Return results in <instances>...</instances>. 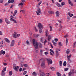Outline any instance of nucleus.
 <instances>
[{
	"mask_svg": "<svg viewBox=\"0 0 76 76\" xmlns=\"http://www.w3.org/2000/svg\"><path fill=\"white\" fill-rule=\"evenodd\" d=\"M22 70V69L21 68H20V69H19V72H20Z\"/></svg>",
	"mask_w": 76,
	"mask_h": 76,
	"instance_id": "obj_53",
	"label": "nucleus"
},
{
	"mask_svg": "<svg viewBox=\"0 0 76 76\" xmlns=\"http://www.w3.org/2000/svg\"><path fill=\"white\" fill-rule=\"evenodd\" d=\"M1 75L2 76H5V73L4 72H2Z\"/></svg>",
	"mask_w": 76,
	"mask_h": 76,
	"instance_id": "obj_31",
	"label": "nucleus"
},
{
	"mask_svg": "<svg viewBox=\"0 0 76 76\" xmlns=\"http://www.w3.org/2000/svg\"><path fill=\"white\" fill-rule=\"evenodd\" d=\"M21 1L23 2V3H25V0H21Z\"/></svg>",
	"mask_w": 76,
	"mask_h": 76,
	"instance_id": "obj_60",
	"label": "nucleus"
},
{
	"mask_svg": "<svg viewBox=\"0 0 76 76\" xmlns=\"http://www.w3.org/2000/svg\"><path fill=\"white\" fill-rule=\"evenodd\" d=\"M50 55H51V56H54V55L52 53L50 52Z\"/></svg>",
	"mask_w": 76,
	"mask_h": 76,
	"instance_id": "obj_54",
	"label": "nucleus"
},
{
	"mask_svg": "<svg viewBox=\"0 0 76 76\" xmlns=\"http://www.w3.org/2000/svg\"><path fill=\"white\" fill-rule=\"evenodd\" d=\"M73 16V15L72 14H70V15H69V16H70V17H72Z\"/></svg>",
	"mask_w": 76,
	"mask_h": 76,
	"instance_id": "obj_55",
	"label": "nucleus"
},
{
	"mask_svg": "<svg viewBox=\"0 0 76 76\" xmlns=\"http://www.w3.org/2000/svg\"><path fill=\"white\" fill-rule=\"evenodd\" d=\"M71 56H72L71 55H70L69 56L67 55V60L68 61V62H69V63H71V62H72V60H71L70 59V58L71 57Z\"/></svg>",
	"mask_w": 76,
	"mask_h": 76,
	"instance_id": "obj_3",
	"label": "nucleus"
},
{
	"mask_svg": "<svg viewBox=\"0 0 76 76\" xmlns=\"http://www.w3.org/2000/svg\"><path fill=\"white\" fill-rule=\"evenodd\" d=\"M22 12L23 13H24L25 12V11L23 10H21L20 12Z\"/></svg>",
	"mask_w": 76,
	"mask_h": 76,
	"instance_id": "obj_56",
	"label": "nucleus"
},
{
	"mask_svg": "<svg viewBox=\"0 0 76 76\" xmlns=\"http://www.w3.org/2000/svg\"><path fill=\"white\" fill-rule=\"evenodd\" d=\"M58 22H59V23H61V21L59 20H58Z\"/></svg>",
	"mask_w": 76,
	"mask_h": 76,
	"instance_id": "obj_63",
	"label": "nucleus"
},
{
	"mask_svg": "<svg viewBox=\"0 0 76 76\" xmlns=\"http://www.w3.org/2000/svg\"><path fill=\"white\" fill-rule=\"evenodd\" d=\"M49 27L50 28V31H53V30L52 29V27L51 26H50Z\"/></svg>",
	"mask_w": 76,
	"mask_h": 76,
	"instance_id": "obj_39",
	"label": "nucleus"
},
{
	"mask_svg": "<svg viewBox=\"0 0 76 76\" xmlns=\"http://www.w3.org/2000/svg\"><path fill=\"white\" fill-rule=\"evenodd\" d=\"M19 36H20V34H18L16 35V37H19Z\"/></svg>",
	"mask_w": 76,
	"mask_h": 76,
	"instance_id": "obj_58",
	"label": "nucleus"
},
{
	"mask_svg": "<svg viewBox=\"0 0 76 76\" xmlns=\"http://www.w3.org/2000/svg\"><path fill=\"white\" fill-rule=\"evenodd\" d=\"M2 52H3V50H1V51H0V56H1V54H2Z\"/></svg>",
	"mask_w": 76,
	"mask_h": 76,
	"instance_id": "obj_47",
	"label": "nucleus"
},
{
	"mask_svg": "<svg viewBox=\"0 0 76 76\" xmlns=\"http://www.w3.org/2000/svg\"><path fill=\"white\" fill-rule=\"evenodd\" d=\"M11 21H13L14 22V23H17V22H16V21L15 20L13 19V20H12Z\"/></svg>",
	"mask_w": 76,
	"mask_h": 76,
	"instance_id": "obj_38",
	"label": "nucleus"
},
{
	"mask_svg": "<svg viewBox=\"0 0 76 76\" xmlns=\"http://www.w3.org/2000/svg\"><path fill=\"white\" fill-rule=\"evenodd\" d=\"M55 52L56 56L58 57V55H59V54L58 53V51L57 50H56Z\"/></svg>",
	"mask_w": 76,
	"mask_h": 76,
	"instance_id": "obj_11",
	"label": "nucleus"
},
{
	"mask_svg": "<svg viewBox=\"0 0 76 76\" xmlns=\"http://www.w3.org/2000/svg\"><path fill=\"white\" fill-rule=\"evenodd\" d=\"M57 75L58 76H61V75L60 74V73H59L58 72H57Z\"/></svg>",
	"mask_w": 76,
	"mask_h": 76,
	"instance_id": "obj_37",
	"label": "nucleus"
},
{
	"mask_svg": "<svg viewBox=\"0 0 76 76\" xmlns=\"http://www.w3.org/2000/svg\"><path fill=\"white\" fill-rule=\"evenodd\" d=\"M51 37H52V36L51 35L48 36V41H50V39H51Z\"/></svg>",
	"mask_w": 76,
	"mask_h": 76,
	"instance_id": "obj_13",
	"label": "nucleus"
},
{
	"mask_svg": "<svg viewBox=\"0 0 76 76\" xmlns=\"http://www.w3.org/2000/svg\"><path fill=\"white\" fill-rule=\"evenodd\" d=\"M66 64H67V63H66V61H64L63 63L64 66H66Z\"/></svg>",
	"mask_w": 76,
	"mask_h": 76,
	"instance_id": "obj_27",
	"label": "nucleus"
},
{
	"mask_svg": "<svg viewBox=\"0 0 76 76\" xmlns=\"http://www.w3.org/2000/svg\"><path fill=\"white\" fill-rule=\"evenodd\" d=\"M47 61L48 64H52V63H53V61L51 59H47Z\"/></svg>",
	"mask_w": 76,
	"mask_h": 76,
	"instance_id": "obj_4",
	"label": "nucleus"
},
{
	"mask_svg": "<svg viewBox=\"0 0 76 76\" xmlns=\"http://www.w3.org/2000/svg\"><path fill=\"white\" fill-rule=\"evenodd\" d=\"M39 61L40 63L42 62L41 64V66L43 69L45 67V63H44V59L43 58H42L39 60Z\"/></svg>",
	"mask_w": 76,
	"mask_h": 76,
	"instance_id": "obj_2",
	"label": "nucleus"
},
{
	"mask_svg": "<svg viewBox=\"0 0 76 76\" xmlns=\"http://www.w3.org/2000/svg\"><path fill=\"white\" fill-rule=\"evenodd\" d=\"M38 45L39 46V47L40 48H41L42 47V44H41V43H39Z\"/></svg>",
	"mask_w": 76,
	"mask_h": 76,
	"instance_id": "obj_14",
	"label": "nucleus"
},
{
	"mask_svg": "<svg viewBox=\"0 0 76 76\" xmlns=\"http://www.w3.org/2000/svg\"><path fill=\"white\" fill-rule=\"evenodd\" d=\"M13 16H11L10 17V20H11V21H12V20H13Z\"/></svg>",
	"mask_w": 76,
	"mask_h": 76,
	"instance_id": "obj_36",
	"label": "nucleus"
},
{
	"mask_svg": "<svg viewBox=\"0 0 76 76\" xmlns=\"http://www.w3.org/2000/svg\"><path fill=\"white\" fill-rule=\"evenodd\" d=\"M14 45H15V41H14V40H13L12 41V42H11V43L10 46L11 47H13V46H14Z\"/></svg>",
	"mask_w": 76,
	"mask_h": 76,
	"instance_id": "obj_7",
	"label": "nucleus"
},
{
	"mask_svg": "<svg viewBox=\"0 0 76 76\" xmlns=\"http://www.w3.org/2000/svg\"><path fill=\"white\" fill-rule=\"evenodd\" d=\"M3 40H2L1 42H0V44H3Z\"/></svg>",
	"mask_w": 76,
	"mask_h": 76,
	"instance_id": "obj_59",
	"label": "nucleus"
},
{
	"mask_svg": "<svg viewBox=\"0 0 76 76\" xmlns=\"http://www.w3.org/2000/svg\"><path fill=\"white\" fill-rule=\"evenodd\" d=\"M6 67H5L2 70V72H5V71H6Z\"/></svg>",
	"mask_w": 76,
	"mask_h": 76,
	"instance_id": "obj_26",
	"label": "nucleus"
},
{
	"mask_svg": "<svg viewBox=\"0 0 76 76\" xmlns=\"http://www.w3.org/2000/svg\"><path fill=\"white\" fill-rule=\"evenodd\" d=\"M55 41L56 42H57L58 41V39L57 38H56L55 39Z\"/></svg>",
	"mask_w": 76,
	"mask_h": 76,
	"instance_id": "obj_52",
	"label": "nucleus"
},
{
	"mask_svg": "<svg viewBox=\"0 0 76 76\" xmlns=\"http://www.w3.org/2000/svg\"><path fill=\"white\" fill-rule=\"evenodd\" d=\"M68 42V39L66 38V45H67V43Z\"/></svg>",
	"mask_w": 76,
	"mask_h": 76,
	"instance_id": "obj_35",
	"label": "nucleus"
},
{
	"mask_svg": "<svg viewBox=\"0 0 76 76\" xmlns=\"http://www.w3.org/2000/svg\"><path fill=\"white\" fill-rule=\"evenodd\" d=\"M13 67L14 68V70H15L16 71H17V70H18V69L17 68L16 66H13Z\"/></svg>",
	"mask_w": 76,
	"mask_h": 76,
	"instance_id": "obj_18",
	"label": "nucleus"
},
{
	"mask_svg": "<svg viewBox=\"0 0 76 76\" xmlns=\"http://www.w3.org/2000/svg\"><path fill=\"white\" fill-rule=\"evenodd\" d=\"M48 12L49 14H53L54 13V12L51 11H49Z\"/></svg>",
	"mask_w": 76,
	"mask_h": 76,
	"instance_id": "obj_17",
	"label": "nucleus"
},
{
	"mask_svg": "<svg viewBox=\"0 0 76 76\" xmlns=\"http://www.w3.org/2000/svg\"><path fill=\"white\" fill-rule=\"evenodd\" d=\"M59 65L60 66H62V61H60L59 62Z\"/></svg>",
	"mask_w": 76,
	"mask_h": 76,
	"instance_id": "obj_25",
	"label": "nucleus"
},
{
	"mask_svg": "<svg viewBox=\"0 0 76 76\" xmlns=\"http://www.w3.org/2000/svg\"><path fill=\"white\" fill-rule=\"evenodd\" d=\"M33 45L35 48V51L36 53H38V42L35 39H33L32 40Z\"/></svg>",
	"mask_w": 76,
	"mask_h": 76,
	"instance_id": "obj_1",
	"label": "nucleus"
},
{
	"mask_svg": "<svg viewBox=\"0 0 76 76\" xmlns=\"http://www.w3.org/2000/svg\"><path fill=\"white\" fill-rule=\"evenodd\" d=\"M46 75H47L48 76H49V75H50V74H49V73H47L46 74Z\"/></svg>",
	"mask_w": 76,
	"mask_h": 76,
	"instance_id": "obj_64",
	"label": "nucleus"
},
{
	"mask_svg": "<svg viewBox=\"0 0 76 76\" xmlns=\"http://www.w3.org/2000/svg\"><path fill=\"white\" fill-rule=\"evenodd\" d=\"M42 29H39V33H41V32H42Z\"/></svg>",
	"mask_w": 76,
	"mask_h": 76,
	"instance_id": "obj_49",
	"label": "nucleus"
},
{
	"mask_svg": "<svg viewBox=\"0 0 76 76\" xmlns=\"http://www.w3.org/2000/svg\"><path fill=\"white\" fill-rule=\"evenodd\" d=\"M15 1L14 0H9L8 1V3H14Z\"/></svg>",
	"mask_w": 76,
	"mask_h": 76,
	"instance_id": "obj_16",
	"label": "nucleus"
},
{
	"mask_svg": "<svg viewBox=\"0 0 76 76\" xmlns=\"http://www.w3.org/2000/svg\"><path fill=\"white\" fill-rule=\"evenodd\" d=\"M38 26L39 29H42L43 26H42V24L41 23H39L38 24Z\"/></svg>",
	"mask_w": 76,
	"mask_h": 76,
	"instance_id": "obj_6",
	"label": "nucleus"
},
{
	"mask_svg": "<svg viewBox=\"0 0 76 76\" xmlns=\"http://www.w3.org/2000/svg\"><path fill=\"white\" fill-rule=\"evenodd\" d=\"M69 4H70L71 6H73V4L72 2H71L70 3H69Z\"/></svg>",
	"mask_w": 76,
	"mask_h": 76,
	"instance_id": "obj_62",
	"label": "nucleus"
},
{
	"mask_svg": "<svg viewBox=\"0 0 76 76\" xmlns=\"http://www.w3.org/2000/svg\"><path fill=\"white\" fill-rule=\"evenodd\" d=\"M35 29V31H36V32H37V31H38V30H37V28H36V27H34Z\"/></svg>",
	"mask_w": 76,
	"mask_h": 76,
	"instance_id": "obj_57",
	"label": "nucleus"
},
{
	"mask_svg": "<svg viewBox=\"0 0 76 76\" xmlns=\"http://www.w3.org/2000/svg\"><path fill=\"white\" fill-rule=\"evenodd\" d=\"M58 45H59V46H62V45H61V42H58Z\"/></svg>",
	"mask_w": 76,
	"mask_h": 76,
	"instance_id": "obj_44",
	"label": "nucleus"
},
{
	"mask_svg": "<svg viewBox=\"0 0 76 76\" xmlns=\"http://www.w3.org/2000/svg\"><path fill=\"white\" fill-rule=\"evenodd\" d=\"M50 52H52L53 54H54V50H53L52 49H50Z\"/></svg>",
	"mask_w": 76,
	"mask_h": 76,
	"instance_id": "obj_32",
	"label": "nucleus"
},
{
	"mask_svg": "<svg viewBox=\"0 0 76 76\" xmlns=\"http://www.w3.org/2000/svg\"><path fill=\"white\" fill-rule=\"evenodd\" d=\"M36 13L37 14V15H40L39 13V12H36Z\"/></svg>",
	"mask_w": 76,
	"mask_h": 76,
	"instance_id": "obj_61",
	"label": "nucleus"
},
{
	"mask_svg": "<svg viewBox=\"0 0 76 76\" xmlns=\"http://www.w3.org/2000/svg\"><path fill=\"white\" fill-rule=\"evenodd\" d=\"M9 74L10 76L12 75V71H11L9 72Z\"/></svg>",
	"mask_w": 76,
	"mask_h": 76,
	"instance_id": "obj_29",
	"label": "nucleus"
},
{
	"mask_svg": "<svg viewBox=\"0 0 76 76\" xmlns=\"http://www.w3.org/2000/svg\"><path fill=\"white\" fill-rule=\"evenodd\" d=\"M72 70L71 71L69 72L68 73V76H71L72 74Z\"/></svg>",
	"mask_w": 76,
	"mask_h": 76,
	"instance_id": "obj_15",
	"label": "nucleus"
},
{
	"mask_svg": "<svg viewBox=\"0 0 76 76\" xmlns=\"http://www.w3.org/2000/svg\"><path fill=\"white\" fill-rule=\"evenodd\" d=\"M45 74H44V73L42 72L40 74V76H45Z\"/></svg>",
	"mask_w": 76,
	"mask_h": 76,
	"instance_id": "obj_24",
	"label": "nucleus"
},
{
	"mask_svg": "<svg viewBox=\"0 0 76 76\" xmlns=\"http://www.w3.org/2000/svg\"><path fill=\"white\" fill-rule=\"evenodd\" d=\"M48 54V53L47 52H45V55H47Z\"/></svg>",
	"mask_w": 76,
	"mask_h": 76,
	"instance_id": "obj_50",
	"label": "nucleus"
},
{
	"mask_svg": "<svg viewBox=\"0 0 76 76\" xmlns=\"http://www.w3.org/2000/svg\"><path fill=\"white\" fill-rule=\"evenodd\" d=\"M61 6H63L65 4V3H64V2H61Z\"/></svg>",
	"mask_w": 76,
	"mask_h": 76,
	"instance_id": "obj_45",
	"label": "nucleus"
},
{
	"mask_svg": "<svg viewBox=\"0 0 76 76\" xmlns=\"http://www.w3.org/2000/svg\"><path fill=\"white\" fill-rule=\"evenodd\" d=\"M26 43L27 45H29V42L28 40H27L26 42Z\"/></svg>",
	"mask_w": 76,
	"mask_h": 76,
	"instance_id": "obj_43",
	"label": "nucleus"
},
{
	"mask_svg": "<svg viewBox=\"0 0 76 76\" xmlns=\"http://www.w3.org/2000/svg\"><path fill=\"white\" fill-rule=\"evenodd\" d=\"M45 33L46 36L47 37V36H48V30H46L45 31Z\"/></svg>",
	"mask_w": 76,
	"mask_h": 76,
	"instance_id": "obj_20",
	"label": "nucleus"
},
{
	"mask_svg": "<svg viewBox=\"0 0 76 76\" xmlns=\"http://www.w3.org/2000/svg\"><path fill=\"white\" fill-rule=\"evenodd\" d=\"M54 45L55 46H56V45H57V43H56V42H54L53 43Z\"/></svg>",
	"mask_w": 76,
	"mask_h": 76,
	"instance_id": "obj_51",
	"label": "nucleus"
},
{
	"mask_svg": "<svg viewBox=\"0 0 76 76\" xmlns=\"http://www.w3.org/2000/svg\"><path fill=\"white\" fill-rule=\"evenodd\" d=\"M40 41L41 42H44V41H44V38H40Z\"/></svg>",
	"mask_w": 76,
	"mask_h": 76,
	"instance_id": "obj_34",
	"label": "nucleus"
},
{
	"mask_svg": "<svg viewBox=\"0 0 76 76\" xmlns=\"http://www.w3.org/2000/svg\"><path fill=\"white\" fill-rule=\"evenodd\" d=\"M41 3H42V2L41 1H40L38 4H37V7H39V5L41 4Z\"/></svg>",
	"mask_w": 76,
	"mask_h": 76,
	"instance_id": "obj_30",
	"label": "nucleus"
},
{
	"mask_svg": "<svg viewBox=\"0 0 76 76\" xmlns=\"http://www.w3.org/2000/svg\"><path fill=\"white\" fill-rule=\"evenodd\" d=\"M66 53L67 54H69V53H70V50H67L66 51Z\"/></svg>",
	"mask_w": 76,
	"mask_h": 76,
	"instance_id": "obj_28",
	"label": "nucleus"
},
{
	"mask_svg": "<svg viewBox=\"0 0 76 76\" xmlns=\"http://www.w3.org/2000/svg\"><path fill=\"white\" fill-rule=\"evenodd\" d=\"M37 11L39 13H41V10H40V9L39 8H38L37 9Z\"/></svg>",
	"mask_w": 76,
	"mask_h": 76,
	"instance_id": "obj_33",
	"label": "nucleus"
},
{
	"mask_svg": "<svg viewBox=\"0 0 76 76\" xmlns=\"http://www.w3.org/2000/svg\"><path fill=\"white\" fill-rule=\"evenodd\" d=\"M56 6H57L58 7H61V6L60 5V4L58 3H57L56 4Z\"/></svg>",
	"mask_w": 76,
	"mask_h": 76,
	"instance_id": "obj_22",
	"label": "nucleus"
},
{
	"mask_svg": "<svg viewBox=\"0 0 76 76\" xmlns=\"http://www.w3.org/2000/svg\"><path fill=\"white\" fill-rule=\"evenodd\" d=\"M5 40L6 42L9 43L10 42V41L7 38H5Z\"/></svg>",
	"mask_w": 76,
	"mask_h": 76,
	"instance_id": "obj_12",
	"label": "nucleus"
},
{
	"mask_svg": "<svg viewBox=\"0 0 76 76\" xmlns=\"http://www.w3.org/2000/svg\"><path fill=\"white\" fill-rule=\"evenodd\" d=\"M5 21L6 23H7V24H9L10 23V21H9V20H8V19H7V18H6L5 19Z\"/></svg>",
	"mask_w": 76,
	"mask_h": 76,
	"instance_id": "obj_8",
	"label": "nucleus"
},
{
	"mask_svg": "<svg viewBox=\"0 0 76 76\" xmlns=\"http://www.w3.org/2000/svg\"><path fill=\"white\" fill-rule=\"evenodd\" d=\"M23 3H21L18 4V6H23Z\"/></svg>",
	"mask_w": 76,
	"mask_h": 76,
	"instance_id": "obj_42",
	"label": "nucleus"
},
{
	"mask_svg": "<svg viewBox=\"0 0 76 76\" xmlns=\"http://www.w3.org/2000/svg\"><path fill=\"white\" fill-rule=\"evenodd\" d=\"M33 75H34V76H35V75H36V76H37V74H36V73H35V72H34L33 73Z\"/></svg>",
	"mask_w": 76,
	"mask_h": 76,
	"instance_id": "obj_40",
	"label": "nucleus"
},
{
	"mask_svg": "<svg viewBox=\"0 0 76 76\" xmlns=\"http://www.w3.org/2000/svg\"><path fill=\"white\" fill-rule=\"evenodd\" d=\"M22 63H23V62H21L20 63V64H21V66L23 67L24 66L25 67H28V65L26 64H24L23 65H22Z\"/></svg>",
	"mask_w": 76,
	"mask_h": 76,
	"instance_id": "obj_5",
	"label": "nucleus"
},
{
	"mask_svg": "<svg viewBox=\"0 0 76 76\" xmlns=\"http://www.w3.org/2000/svg\"><path fill=\"white\" fill-rule=\"evenodd\" d=\"M27 73V72L26 71H24L23 73V75H25Z\"/></svg>",
	"mask_w": 76,
	"mask_h": 76,
	"instance_id": "obj_41",
	"label": "nucleus"
},
{
	"mask_svg": "<svg viewBox=\"0 0 76 76\" xmlns=\"http://www.w3.org/2000/svg\"><path fill=\"white\" fill-rule=\"evenodd\" d=\"M50 70H52V71H53V70H54V69H55L53 67H51L50 68Z\"/></svg>",
	"mask_w": 76,
	"mask_h": 76,
	"instance_id": "obj_23",
	"label": "nucleus"
},
{
	"mask_svg": "<svg viewBox=\"0 0 76 76\" xmlns=\"http://www.w3.org/2000/svg\"><path fill=\"white\" fill-rule=\"evenodd\" d=\"M69 70V68H65L64 69V71L66 72V71H67V70Z\"/></svg>",
	"mask_w": 76,
	"mask_h": 76,
	"instance_id": "obj_46",
	"label": "nucleus"
},
{
	"mask_svg": "<svg viewBox=\"0 0 76 76\" xmlns=\"http://www.w3.org/2000/svg\"><path fill=\"white\" fill-rule=\"evenodd\" d=\"M56 17H57V18H58V17H59V12L58 11H56Z\"/></svg>",
	"mask_w": 76,
	"mask_h": 76,
	"instance_id": "obj_9",
	"label": "nucleus"
},
{
	"mask_svg": "<svg viewBox=\"0 0 76 76\" xmlns=\"http://www.w3.org/2000/svg\"><path fill=\"white\" fill-rule=\"evenodd\" d=\"M72 74H74V73H76V70L74 71V70L72 69Z\"/></svg>",
	"mask_w": 76,
	"mask_h": 76,
	"instance_id": "obj_21",
	"label": "nucleus"
},
{
	"mask_svg": "<svg viewBox=\"0 0 76 76\" xmlns=\"http://www.w3.org/2000/svg\"><path fill=\"white\" fill-rule=\"evenodd\" d=\"M17 33H16V32H14V34L13 35V38H16V34Z\"/></svg>",
	"mask_w": 76,
	"mask_h": 76,
	"instance_id": "obj_10",
	"label": "nucleus"
},
{
	"mask_svg": "<svg viewBox=\"0 0 76 76\" xmlns=\"http://www.w3.org/2000/svg\"><path fill=\"white\" fill-rule=\"evenodd\" d=\"M5 51H3V52L2 53V54L4 55L5 54Z\"/></svg>",
	"mask_w": 76,
	"mask_h": 76,
	"instance_id": "obj_48",
	"label": "nucleus"
},
{
	"mask_svg": "<svg viewBox=\"0 0 76 76\" xmlns=\"http://www.w3.org/2000/svg\"><path fill=\"white\" fill-rule=\"evenodd\" d=\"M17 12H18L17 10H16L14 12V14L13 15V16H15L16 13H17Z\"/></svg>",
	"mask_w": 76,
	"mask_h": 76,
	"instance_id": "obj_19",
	"label": "nucleus"
}]
</instances>
